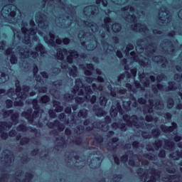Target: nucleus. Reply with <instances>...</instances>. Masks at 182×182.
<instances>
[{
  "mask_svg": "<svg viewBox=\"0 0 182 182\" xmlns=\"http://www.w3.org/2000/svg\"><path fill=\"white\" fill-rule=\"evenodd\" d=\"M3 116L4 117H9L11 116V121L14 124H18V119H19V113L15 112L14 113V109H9V110H2Z\"/></svg>",
  "mask_w": 182,
  "mask_h": 182,
  "instance_id": "obj_1",
  "label": "nucleus"
},
{
  "mask_svg": "<svg viewBox=\"0 0 182 182\" xmlns=\"http://www.w3.org/2000/svg\"><path fill=\"white\" fill-rule=\"evenodd\" d=\"M123 119L124 122H126L127 126L129 127L133 126H137V121L139 120V118H137V115L133 114L130 117L129 114H124L123 116Z\"/></svg>",
  "mask_w": 182,
  "mask_h": 182,
  "instance_id": "obj_2",
  "label": "nucleus"
},
{
  "mask_svg": "<svg viewBox=\"0 0 182 182\" xmlns=\"http://www.w3.org/2000/svg\"><path fill=\"white\" fill-rule=\"evenodd\" d=\"M171 124L172 126L161 124L160 127L161 130H162L164 133H172V132H174V130L177 129V124L176 122H172Z\"/></svg>",
  "mask_w": 182,
  "mask_h": 182,
  "instance_id": "obj_3",
  "label": "nucleus"
},
{
  "mask_svg": "<svg viewBox=\"0 0 182 182\" xmlns=\"http://www.w3.org/2000/svg\"><path fill=\"white\" fill-rule=\"evenodd\" d=\"M6 55L10 56V62L11 65H16L18 63V57L15 55V53L12 50L11 48H9L6 50Z\"/></svg>",
  "mask_w": 182,
  "mask_h": 182,
  "instance_id": "obj_4",
  "label": "nucleus"
},
{
  "mask_svg": "<svg viewBox=\"0 0 182 182\" xmlns=\"http://www.w3.org/2000/svg\"><path fill=\"white\" fill-rule=\"evenodd\" d=\"M48 35H49L50 39L48 38V36H44L43 37L44 42H46V43H47L48 45H50V46H53L54 48L56 47V43H55V34L50 32Z\"/></svg>",
  "mask_w": 182,
  "mask_h": 182,
  "instance_id": "obj_5",
  "label": "nucleus"
},
{
  "mask_svg": "<svg viewBox=\"0 0 182 182\" xmlns=\"http://www.w3.org/2000/svg\"><path fill=\"white\" fill-rule=\"evenodd\" d=\"M117 109L111 108L109 111V114L111 117H117L118 112L119 114H122L123 113V108H122V105L120 104L117 105Z\"/></svg>",
  "mask_w": 182,
  "mask_h": 182,
  "instance_id": "obj_6",
  "label": "nucleus"
},
{
  "mask_svg": "<svg viewBox=\"0 0 182 182\" xmlns=\"http://www.w3.org/2000/svg\"><path fill=\"white\" fill-rule=\"evenodd\" d=\"M93 112H95V114L97 117H102L106 114V112L103 109V108L99 107V105H95L92 107Z\"/></svg>",
  "mask_w": 182,
  "mask_h": 182,
  "instance_id": "obj_7",
  "label": "nucleus"
},
{
  "mask_svg": "<svg viewBox=\"0 0 182 182\" xmlns=\"http://www.w3.org/2000/svg\"><path fill=\"white\" fill-rule=\"evenodd\" d=\"M68 53H70V56L67 58L68 63L72 64L73 63V58H79V53L76 50H70Z\"/></svg>",
  "mask_w": 182,
  "mask_h": 182,
  "instance_id": "obj_8",
  "label": "nucleus"
},
{
  "mask_svg": "<svg viewBox=\"0 0 182 182\" xmlns=\"http://www.w3.org/2000/svg\"><path fill=\"white\" fill-rule=\"evenodd\" d=\"M117 127H119V129H120L122 132H126L127 130V127H126V124L124 123H122L119 124V123L117 122H113L112 124V129H117Z\"/></svg>",
  "mask_w": 182,
  "mask_h": 182,
  "instance_id": "obj_9",
  "label": "nucleus"
},
{
  "mask_svg": "<svg viewBox=\"0 0 182 182\" xmlns=\"http://www.w3.org/2000/svg\"><path fill=\"white\" fill-rule=\"evenodd\" d=\"M86 68L88 70H85L84 73L85 76H92V71L95 70V65L92 63H88L86 65Z\"/></svg>",
  "mask_w": 182,
  "mask_h": 182,
  "instance_id": "obj_10",
  "label": "nucleus"
},
{
  "mask_svg": "<svg viewBox=\"0 0 182 182\" xmlns=\"http://www.w3.org/2000/svg\"><path fill=\"white\" fill-rule=\"evenodd\" d=\"M53 105L54 107H55V112L57 113H60L61 112H63V106L60 105V102L54 100L53 102Z\"/></svg>",
  "mask_w": 182,
  "mask_h": 182,
  "instance_id": "obj_11",
  "label": "nucleus"
},
{
  "mask_svg": "<svg viewBox=\"0 0 182 182\" xmlns=\"http://www.w3.org/2000/svg\"><path fill=\"white\" fill-rule=\"evenodd\" d=\"M63 53H68V49L63 48V51H62V48L57 49V56L60 60H62L65 58Z\"/></svg>",
  "mask_w": 182,
  "mask_h": 182,
  "instance_id": "obj_12",
  "label": "nucleus"
},
{
  "mask_svg": "<svg viewBox=\"0 0 182 182\" xmlns=\"http://www.w3.org/2000/svg\"><path fill=\"white\" fill-rule=\"evenodd\" d=\"M28 103L30 105H33V109L34 110H41V107L39 106V104H38V99L34 98L33 100H31L28 101Z\"/></svg>",
  "mask_w": 182,
  "mask_h": 182,
  "instance_id": "obj_13",
  "label": "nucleus"
},
{
  "mask_svg": "<svg viewBox=\"0 0 182 182\" xmlns=\"http://www.w3.org/2000/svg\"><path fill=\"white\" fill-rule=\"evenodd\" d=\"M36 52H40L41 55H45L46 53V48L45 46H43L42 43H39L36 46Z\"/></svg>",
  "mask_w": 182,
  "mask_h": 182,
  "instance_id": "obj_14",
  "label": "nucleus"
},
{
  "mask_svg": "<svg viewBox=\"0 0 182 182\" xmlns=\"http://www.w3.org/2000/svg\"><path fill=\"white\" fill-rule=\"evenodd\" d=\"M39 102L43 105H46L50 102V97L47 95H44L39 98Z\"/></svg>",
  "mask_w": 182,
  "mask_h": 182,
  "instance_id": "obj_15",
  "label": "nucleus"
},
{
  "mask_svg": "<svg viewBox=\"0 0 182 182\" xmlns=\"http://www.w3.org/2000/svg\"><path fill=\"white\" fill-rule=\"evenodd\" d=\"M12 122H0V127L1 129L5 130V127H6V129H11L12 127Z\"/></svg>",
  "mask_w": 182,
  "mask_h": 182,
  "instance_id": "obj_16",
  "label": "nucleus"
},
{
  "mask_svg": "<svg viewBox=\"0 0 182 182\" xmlns=\"http://www.w3.org/2000/svg\"><path fill=\"white\" fill-rule=\"evenodd\" d=\"M30 90H31V87L29 85H23V92H21V95L19 97L20 99H26V97H28V95H26V92H28Z\"/></svg>",
  "mask_w": 182,
  "mask_h": 182,
  "instance_id": "obj_17",
  "label": "nucleus"
},
{
  "mask_svg": "<svg viewBox=\"0 0 182 182\" xmlns=\"http://www.w3.org/2000/svg\"><path fill=\"white\" fill-rule=\"evenodd\" d=\"M69 75L70 76H73V77L77 76V67L76 65H73V69L69 68Z\"/></svg>",
  "mask_w": 182,
  "mask_h": 182,
  "instance_id": "obj_18",
  "label": "nucleus"
},
{
  "mask_svg": "<svg viewBox=\"0 0 182 182\" xmlns=\"http://www.w3.org/2000/svg\"><path fill=\"white\" fill-rule=\"evenodd\" d=\"M102 121H96L94 122V123H92V127H88L86 128L87 132H92V130H93V127L94 129H97L98 126H100V124H102Z\"/></svg>",
  "mask_w": 182,
  "mask_h": 182,
  "instance_id": "obj_19",
  "label": "nucleus"
},
{
  "mask_svg": "<svg viewBox=\"0 0 182 182\" xmlns=\"http://www.w3.org/2000/svg\"><path fill=\"white\" fill-rule=\"evenodd\" d=\"M165 147L166 149H174V142L169 139L165 140Z\"/></svg>",
  "mask_w": 182,
  "mask_h": 182,
  "instance_id": "obj_20",
  "label": "nucleus"
},
{
  "mask_svg": "<svg viewBox=\"0 0 182 182\" xmlns=\"http://www.w3.org/2000/svg\"><path fill=\"white\" fill-rule=\"evenodd\" d=\"M78 117H82V119H86L87 117V110L80 109L77 114Z\"/></svg>",
  "mask_w": 182,
  "mask_h": 182,
  "instance_id": "obj_21",
  "label": "nucleus"
},
{
  "mask_svg": "<svg viewBox=\"0 0 182 182\" xmlns=\"http://www.w3.org/2000/svg\"><path fill=\"white\" fill-rule=\"evenodd\" d=\"M103 141H104V139H103V136L102 135H99L97 137L94 138V143L100 146H101V144L103 143Z\"/></svg>",
  "mask_w": 182,
  "mask_h": 182,
  "instance_id": "obj_22",
  "label": "nucleus"
},
{
  "mask_svg": "<svg viewBox=\"0 0 182 182\" xmlns=\"http://www.w3.org/2000/svg\"><path fill=\"white\" fill-rule=\"evenodd\" d=\"M104 22H105V24L102 25L103 28L105 29L109 30V23H110V22H112V18L110 17H105L104 18Z\"/></svg>",
  "mask_w": 182,
  "mask_h": 182,
  "instance_id": "obj_23",
  "label": "nucleus"
},
{
  "mask_svg": "<svg viewBox=\"0 0 182 182\" xmlns=\"http://www.w3.org/2000/svg\"><path fill=\"white\" fill-rule=\"evenodd\" d=\"M164 87V85H163L162 84H157L156 87H152V91L154 92V93H157L159 90H163Z\"/></svg>",
  "mask_w": 182,
  "mask_h": 182,
  "instance_id": "obj_24",
  "label": "nucleus"
},
{
  "mask_svg": "<svg viewBox=\"0 0 182 182\" xmlns=\"http://www.w3.org/2000/svg\"><path fill=\"white\" fill-rule=\"evenodd\" d=\"M47 126L49 127V129H53V127L59 126V120H55L53 122H48Z\"/></svg>",
  "mask_w": 182,
  "mask_h": 182,
  "instance_id": "obj_25",
  "label": "nucleus"
},
{
  "mask_svg": "<svg viewBox=\"0 0 182 182\" xmlns=\"http://www.w3.org/2000/svg\"><path fill=\"white\" fill-rule=\"evenodd\" d=\"M168 90H176L177 87H176V82L174 81L169 82L168 86L166 87Z\"/></svg>",
  "mask_w": 182,
  "mask_h": 182,
  "instance_id": "obj_26",
  "label": "nucleus"
},
{
  "mask_svg": "<svg viewBox=\"0 0 182 182\" xmlns=\"http://www.w3.org/2000/svg\"><path fill=\"white\" fill-rule=\"evenodd\" d=\"M34 89L36 90H39L40 93H46V92H48V87H46V86L38 87V86L36 85L34 87Z\"/></svg>",
  "mask_w": 182,
  "mask_h": 182,
  "instance_id": "obj_27",
  "label": "nucleus"
},
{
  "mask_svg": "<svg viewBox=\"0 0 182 182\" xmlns=\"http://www.w3.org/2000/svg\"><path fill=\"white\" fill-rule=\"evenodd\" d=\"M30 139L29 137H23L21 140H20V144L21 146H25V144H28V143H29L30 141Z\"/></svg>",
  "mask_w": 182,
  "mask_h": 182,
  "instance_id": "obj_28",
  "label": "nucleus"
},
{
  "mask_svg": "<svg viewBox=\"0 0 182 182\" xmlns=\"http://www.w3.org/2000/svg\"><path fill=\"white\" fill-rule=\"evenodd\" d=\"M33 109H32V108H29L26 111L23 112L21 115L23 117H24V116H31V115L33 114Z\"/></svg>",
  "mask_w": 182,
  "mask_h": 182,
  "instance_id": "obj_29",
  "label": "nucleus"
},
{
  "mask_svg": "<svg viewBox=\"0 0 182 182\" xmlns=\"http://www.w3.org/2000/svg\"><path fill=\"white\" fill-rule=\"evenodd\" d=\"M15 85H16V93H21V90H22V88L21 87V82H19L18 80H16L15 82Z\"/></svg>",
  "mask_w": 182,
  "mask_h": 182,
  "instance_id": "obj_30",
  "label": "nucleus"
},
{
  "mask_svg": "<svg viewBox=\"0 0 182 182\" xmlns=\"http://www.w3.org/2000/svg\"><path fill=\"white\" fill-rule=\"evenodd\" d=\"M153 146L154 147V149H160V147H161V146H163V141H161V140L158 139L155 143L153 144Z\"/></svg>",
  "mask_w": 182,
  "mask_h": 182,
  "instance_id": "obj_31",
  "label": "nucleus"
},
{
  "mask_svg": "<svg viewBox=\"0 0 182 182\" xmlns=\"http://www.w3.org/2000/svg\"><path fill=\"white\" fill-rule=\"evenodd\" d=\"M0 133H1V138L3 140H6V139H8L9 137V134L4 132V129H2L1 128V130H0Z\"/></svg>",
  "mask_w": 182,
  "mask_h": 182,
  "instance_id": "obj_32",
  "label": "nucleus"
},
{
  "mask_svg": "<svg viewBox=\"0 0 182 182\" xmlns=\"http://www.w3.org/2000/svg\"><path fill=\"white\" fill-rule=\"evenodd\" d=\"M17 130H18V132H26L28 130V127L21 124L17 127Z\"/></svg>",
  "mask_w": 182,
  "mask_h": 182,
  "instance_id": "obj_33",
  "label": "nucleus"
},
{
  "mask_svg": "<svg viewBox=\"0 0 182 182\" xmlns=\"http://www.w3.org/2000/svg\"><path fill=\"white\" fill-rule=\"evenodd\" d=\"M152 134L154 137L157 138L159 137L160 134H161V132H160V129H156L152 130Z\"/></svg>",
  "mask_w": 182,
  "mask_h": 182,
  "instance_id": "obj_34",
  "label": "nucleus"
},
{
  "mask_svg": "<svg viewBox=\"0 0 182 182\" xmlns=\"http://www.w3.org/2000/svg\"><path fill=\"white\" fill-rule=\"evenodd\" d=\"M6 106L7 109H11L14 106V102L12 101V100H6Z\"/></svg>",
  "mask_w": 182,
  "mask_h": 182,
  "instance_id": "obj_35",
  "label": "nucleus"
},
{
  "mask_svg": "<svg viewBox=\"0 0 182 182\" xmlns=\"http://www.w3.org/2000/svg\"><path fill=\"white\" fill-rule=\"evenodd\" d=\"M167 106L168 109H171L174 106V100L173 98H169L167 102Z\"/></svg>",
  "mask_w": 182,
  "mask_h": 182,
  "instance_id": "obj_36",
  "label": "nucleus"
},
{
  "mask_svg": "<svg viewBox=\"0 0 182 182\" xmlns=\"http://www.w3.org/2000/svg\"><path fill=\"white\" fill-rule=\"evenodd\" d=\"M83 102H85V98H83L82 97H75V102L77 105H82V103H83Z\"/></svg>",
  "mask_w": 182,
  "mask_h": 182,
  "instance_id": "obj_37",
  "label": "nucleus"
},
{
  "mask_svg": "<svg viewBox=\"0 0 182 182\" xmlns=\"http://www.w3.org/2000/svg\"><path fill=\"white\" fill-rule=\"evenodd\" d=\"M107 102V99L105 97H100V105L101 106H105L106 103Z\"/></svg>",
  "mask_w": 182,
  "mask_h": 182,
  "instance_id": "obj_38",
  "label": "nucleus"
},
{
  "mask_svg": "<svg viewBox=\"0 0 182 182\" xmlns=\"http://www.w3.org/2000/svg\"><path fill=\"white\" fill-rule=\"evenodd\" d=\"M48 114L51 119H55L56 117V112L52 109L48 110Z\"/></svg>",
  "mask_w": 182,
  "mask_h": 182,
  "instance_id": "obj_39",
  "label": "nucleus"
},
{
  "mask_svg": "<svg viewBox=\"0 0 182 182\" xmlns=\"http://www.w3.org/2000/svg\"><path fill=\"white\" fill-rule=\"evenodd\" d=\"M26 180L23 182H29V179L33 178V174L32 173L27 172L26 175Z\"/></svg>",
  "mask_w": 182,
  "mask_h": 182,
  "instance_id": "obj_40",
  "label": "nucleus"
},
{
  "mask_svg": "<svg viewBox=\"0 0 182 182\" xmlns=\"http://www.w3.org/2000/svg\"><path fill=\"white\" fill-rule=\"evenodd\" d=\"M144 157H145V159H148V160H153V159H154V154L151 153L145 154Z\"/></svg>",
  "mask_w": 182,
  "mask_h": 182,
  "instance_id": "obj_41",
  "label": "nucleus"
},
{
  "mask_svg": "<svg viewBox=\"0 0 182 182\" xmlns=\"http://www.w3.org/2000/svg\"><path fill=\"white\" fill-rule=\"evenodd\" d=\"M85 92H86L87 96H90V95L93 93V90H92V88L90 87V86H87L85 87Z\"/></svg>",
  "mask_w": 182,
  "mask_h": 182,
  "instance_id": "obj_42",
  "label": "nucleus"
},
{
  "mask_svg": "<svg viewBox=\"0 0 182 182\" xmlns=\"http://www.w3.org/2000/svg\"><path fill=\"white\" fill-rule=\"evenodd\" d=\"M125 87L127 89H128V90H130L131 92H135L136 90L133 89V86L132 85V84L129 83V82H127L125 84Z\"/></svg>",
  "mask_w": 182,
  "mask_h": 182,
  "instance_id": "obj_43",
  "label": "nucleus"
},
{
  "mask_svg": "<svg viewBox=\"0 0 182 182\" xmlns=\"http://www.w3.org/2000/svg\"><path fill=\"white\" fill-rule=\"evenodd\" d=\"M73 143H75V144H77V146H79V145L82 144V143H83V142L82 141L81 137H77L73 140Z\"/></svg>",
  "mask_w": 182,
  "mask_h": 182,
  "instance_id": "obj_44",
  "label": "nucleus"
},
{
  "mask_svg": "<svg viewBox=\"0 0 182 182\" xmlns=\"http://www.w3.org/2000/svg\"><path fill=\"white\" fill-rule=\"evenodd\" d=\"M149 103L150 105V107H148V112L149 113H153V100H149Z\"/></svg>",
  "mask_w": 182,
  "mask_h": 182,
  "instance_id": "obj_45",
  "label": "nucleus"
},
{
  "mask_svg": "<svg viewBox=\"0 0 182 182\" xmlns=\"http://www.w3.org/2000/svg\"><path fill=\"white\" fill-rule=\"evenodd\" d=\"M159 157L161 159H164L166 157V151L164 149H161L159 151Z\"/></svg>",
  "mask_w": 182,
  "mask_h": 182,
  "instance_id": "obj_46",
  "label": "nucleus"
},
{
  "mask_svg": "<svg viewBox=\"0 0 182 182\" xmlns=\"http://www.w3.org/2000/svg\"><path fill=\"white\" fill-rule=\"evenodd\" d=\"M23 117H25L29 123H33V119H35L33 115L24 116Z\"/></svg>",
  "mask_w": 182,
  "mask_h": 182,
  "instance_id": "obj_47",
  "label": "nucleus"
},
{
  "mask_svg": "<svg viewBox=\"0 0 182 182\" xmlns=\"http://www.w3.org/2000/svg\"><path fill=\"white\" fill-rule=\"evenodd\" d=\"M96 100H97V97L95 95H92V97L90 98V102L92 105H95Z\"/></svg>",
  "mask_w": 182,
  "mask_h": 182,
  "instance_id": "obj_48",
  "label": "nucleus"
},
{
  "mask_svg": "<svg viewBox=\"0 0 182 182\" xmlns=\"http://www.w3.org/2000/svg\"><path fill=\"white\" fill-rule=\"evenodd\" d=\"M105 123L106 124H110L112 123V117L110 116L107 115L105 117Z\"/></svg>",
  "mask_w": 182,
  "mask_h": 182,
  "instance_id": "obj_49",
  "label": "nucleus"
},
{
  "mask_svg": "<svg viewBox=\"0 0 182 182\" xmlns=\"http://www.w3.org/2000/svg\"><path fill=\"white\" fill-rule=\"evenodd\" d=\"M14 106H23V101L22 100H19L18 101H14Z\"/></svg>",
  "mask_w": 182,
  "mask_h": 182,
  "instance_id": "obj_50",
  "label": "nucleus"
},
{
  "mask_svg": "<svg viewBox=\"0 0 182 182\" xmlns=\"http://www.w3.org/2000/svg\"><path fill=\"white\" fill-rule=\"evenodd\" d=\"M56 127H58L59 132H63L65 130V124H60V122H59V124Z\"/></svg>",
  "mask_w": 182,
  "mask_h": 182,
  "instance_id": "obj_51",
  "label": "nucleus"
},
{
  "mask_svg": "<svg viewBox=\"0 0 182 182\" xmlns=\"http://www.w3.org/2000/svg\"><path fill=\"white\" fill-rule=\"evenodd\" d=\"M129 165L132 167H137V164L134 159H130L129 161Z\"/></svg>",
  "mask_w": 182,
  "mask_h": 182,
  "instance_id": "obj_52",
  "label": "nucleus"
},
{
  "mask_svg": "<svg viewBox=\"0 0 182 182\" xmlns=\"http://www.w3.org/2000/svg\"><path fill=\"white\" fill-rule=\"evenodd\" d=\"M17 134L16 130L12 129L9 132V137H15Z\"/></svg>",
  "mask_w": 182,
  "mask_h": 182,
  "instance_id": "obj_53",
  "label": "nucleus"
},
{
  "mask_svg": "<svg viewBox=\"0 0 182 182\" xmlns=\"http://www.w3.org/2000/svg\"><path fill=\"white\" fill-rule=\"evenodd\" d=\"M130 72L134 77H136L137 76V68H134L130 70Z\"/></svg>",
  "mask_w": 182,
  "mask_h": 182,
  "instance_id": "obj_54",
  "label": "nucleus"
},
{
  "mask_svg": "<svg viewBox=\"0 0 182 182\" xmlns=\"http://www.w3.org/2000/svg\"><path fill=\"white\" fill-rule=\"evenodd\" d=\"M113 157L115 164L119 166L120 164V159H119V156H117L116 155H113Z\"/></svg>",
  "mask_w": 182,
  "mask_h": 182,
  "instance_id": "obj_55",
  "label": "nucleus"
},
{
  "mask_svg": "<svg viewBox=\"0 0 182 182\" xmlns=\"http://www.w3.org/2000/svg\"><path fill=\"white\" fill-rule=\"evenodd\" d=\"M132 147H134V149H139V147H140V143L138 141H133Z\"/></svg>",
  "mask_w": 182,
  "mask_h": 182,
  "instance_id": "obj_56",
  "label": "nucleus"
},
{
  "mask_svg": "<svg viewBox=\"0 0 182 182\" xmlns=\"http://www.w3.org/2000/svg\"><path fill=\"white\" fill-rule=\"evenodd\" d=\"M146 99L143 97L138 98V103H139V105H146Z\"/></svg>",
  "mask_w": 182,
  "mask_h": 182,
  "instance_id": "obj_57",
  "label": "nucleus"
},
{
  "mask_svg": "<svg viewBox=\"0 0 182 182\" xmlns=\"http://www.w3.org/2000/svg\"><path fill=\"white\" fill-rule=\"evenodd\" d=\"M39 153V148H35L31 151V156H36Z\"/></svg>",
  "mask_w": 182,
  "mask_h": 182,
  "instance_id": "obj_58",
  "label": "nucleus"
},
{
  "mask_svg": "<svg viewBox=\"0 0 182 182\" xmlns=\"http://www.w3.org/2000/svg\"><path fill=\"white\" fill-rule=\"evenodd\" d=\"M58 119L61 121L66 120V114L65 113H60L58 114Z\"/></svg>",
  "mask_w": 182,
  "mask_h": 182,
  "instance_id": "obj_59",
  "label": "nucleus"
},
{
  "mask_svg": "<svg viewBox=\"0 0 182 182\" xmlns=\"http://www.w3.org/2000/svg\"><path fill=\"white\" fill-rule=\"evenodd\" d=\"M65 112L67 114H72V107H66L65 108Z\"/></svg>",
  "mask_w": 182,
  "mask_h": 182,
  "instance_id": "obj_60",
  "label": "nucleus"
},
{
  "mask_svg": "<svg viewBox=\"0 0 182 182\" xmlns=\"http://www.w3.org/2000/svg\"><path fill=\"white\" fill-rule=\"evenodd\" d=\"M41 75L44 79H49V74L46 71L41 72Z\"/></svg>",
  "mask_w": 182,
  "mask_h": 182,
  "instance_id": "obj_61",
  "label": "nucleus"
},
{
  "mask_svg": "<svg viewBox=\"0 0 182 182\" xmlns=\"http://www.w3.org/2000/svg\"><path fill=\"white\" fill-rule=\"evenodd\" d=\"M146 122H153V116L152 115H146L145 117Z\"/></svg>",
  "mask_w": 182,
  "mask_h": 182,
  "instance_id": "obj_62",
  "label": "nucleus"
},
{
  "mask_svg": "<svg viewBox=\"0 0 182 182\" xmlns=\"http://www.w3.org/2000/svg\"><path fill=\"white\" fill-rule=\"evenodd\" d=\"M141 136L144 139H150V135L147 134V132L145 131H142Z\"/></svg>",
  "mask_w": 182,
  "mask_h": 182,
  "instance_id": "obj_63",
  "label": "nucleus"
},
{
  "mask_svg": "<svg viewBox=\"0 0 182 182\" xmlns=\"http://www.w3.org/2000/svg\"><path fill=\"white\" fill-rule=\"evenodd\" d=\"M32 115L33 116V117L35 119H36V117H39V110H35L33 112Z\"/></svg>",
  "mask_w": 182,
  "mask_h": 182,
  "instance_id": "obj_64",
  "label": "nucleus"
}]
</instances>
